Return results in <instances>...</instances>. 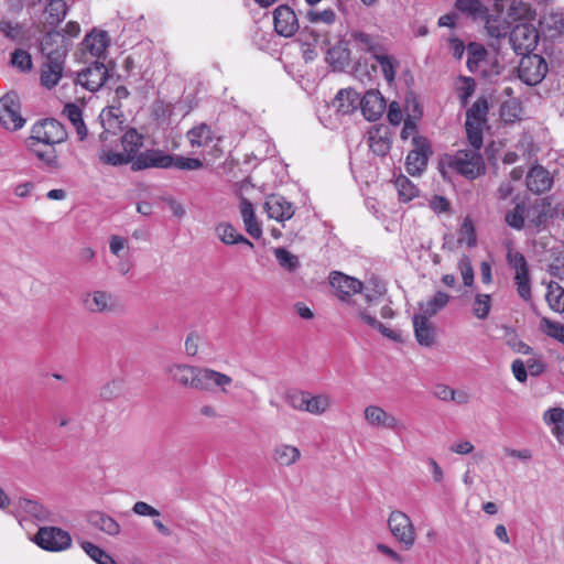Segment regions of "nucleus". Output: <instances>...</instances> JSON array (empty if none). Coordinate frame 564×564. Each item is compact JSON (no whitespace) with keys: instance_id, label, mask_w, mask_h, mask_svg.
<instances>
[{"instance_id":"nucleus-1","label":"nucleus","mask_w":564,"mask_h":564,"mask_svg":"<svg viewBox=\"0 0 564 564\" xmlns=\"http://www.w3.org/2000/svg\"><path fill=\"white\" fill-rule=\"evenodd\" d=\"M165 372L171 379L185 388L198 391H210L214 387L223 393L229 394V387L242 388L243 383L234 380L230 376L208 367H197L183 362H172L166 365Z\"/></svg>"},{"instance_id":"nucleus-2","label":"nucleus","mask_w":564,"mask_h":564,"mask_svg":"<svg viewBox=\"0 0 564 564\" xmlns=\"http://www.w3.org/2000/svg\"><path fill=\"white\" fill-rule=\"evenodd\" d=\"M532 17L531 8L522 0H496L495 12L487 17L485 28L490 37L498 40L510 33L511 21Z\"/></svg>"},{"instance_id":"nucleus-3","label":"nucleus","mask_w":564,"mask_h":564,"mask_svg":"<svg viewBox=\"0 0 564 564\" xmlns=\"http://www.w3.org/2000/svg\"><path fill=\"white\" fill-rule=\"evenodd\" d=\"M480 149L471 147V149L458 150L454 154H446L441 164L443 169L447 167L467 180H475L486 171ZM442 172L445 173L444 170Z\"/></svg>"},{"instance_id":"nucleus-4","label":"nucleus","mask_w":564,"mask_h":564,"mask_svg":"<svg viewBox=\"0 0 564 564\" xmlns=\"http://www.w3.org/2000/svg\"><path fill=\"white\" fill-rule=\"evenodd\" d=\"M67 135L65 127L58 120L46 118L33 124L28 144L56 145L66 141Z\"/></svg>"},{"instance_id":"nucleus-5","label":"nucleus","mask_w":564,"mask_h":564,"mask_svg":"<svg viewBox=\"0 0 564 564\" xmlns=\"http://www.w3.org/2000/svg\"><path fill=\"white\" fill-rule=\"evenodd\" d=\"M42 51L46 55V62L41 72V84L47 89L54 88L63 76L66 47L58 46L56 50L47 51V41L42 44Z\"/></svg>"},{"instance_id":"nucleus-6","label":"nucleus","mask_w":564,"mask_h":564,"mask_svg":"<svg viewBox=\"0 0 564 564\" xmlns=\"http://www.w3.org/2000/svg\"><path fill=\"white\" fill-rule=\"evenodd\" d=\"M488 102L485 98H478L466 112V133L471 147H482V128L486 122Z\"/></svg>"},{"instance_id":"nucleus-7","label":"nucleus","mask_w":564,"mask_h":564,"mask_svg":"<svg viewBox=\"0 0 564 564\" xmlns=\"http://www.w3.org/2000/svg\"><path fill=\"white\" fill-rule=\"evenodd\" d=\"M507 261L510 268L514 270L518 295L524 301H530L532 297L531 278L525 257L519 251H509L507 253Z\"/></svg>"},{"instance_id":"nucleus-8","label":"nucleus","mask_w":564,"mask_h":564,"mask_svg":"<svg viewBox=\"0 0 564 564\" xmlns=\"http://www.w3.org/2000/svg\"><path fill=\"white\" fill-rule=\"evenodd\" d=\"M34 542L48 552H62L70 547V534L56 527H42L34 536Z\"/></svg>"},{"instance_id":"nucleus-9","label":"nucleus","mask_w":564,"mask_h":564,"mask_svg":"<svg viewBox=\"0 0 564 564\" xmlns=\"http://www.w3.org/2000/svg\"><path fill=\"white\" fill-rule=\"evenodd\" d=\"M539 42V31L528 22L517 24L509 33V43L518 55H527Z\"/></svg>"},{"instance_id":"nucleus-10","label":"nucleus","mask_w":564,"mask_h":564,"mask_svg":"<svg viewBox=\"0 0 564 564\" xmlns=\"http://www.w3.org/2000/svg\"><path fill=\"white\" fill-rule=\"evenodd\" d=\"M547 74L545 59L538 54H527L520 59L518 76L521 82L529 86L540 84Z\"/></svg>"},{"instance_id":"nucleus-11","label":"nucleus","mask_w":564,"mask_h":564,"mask_svg":"<svg viewBox=\"0 0 564 564\" xmlns=\"http://www.w3.org/2000/svg\"><path fill=\"white\" fill-rule=\"evenodd\" d=\"M388 525L392 535L404 545L405 550H410L415 542V531L410 517L399 510L390 513Z\"/></svg>"},{"instance_id":"nucleus-12","label":"nucleus","mask_w":564,"mask_h":564,"mask_svg":"<svg viewBox=\"0 0 564 564\" xmlns=\"http://www.w3.org/2000/svg\"><path fill=\"white\" fill-rule=\"evenodd\" d=\"M364 419L373 429H387L395 434L405 430V425L395 415L376 404L365 408Z\"/></svg>"},{"instance_id":"nucleus-13","label":"nucleus","mask_w":564,"mask_h":564,"mask_svg":"<svg viewBox=\"0 0 564 564\" xmlns=\"http://www.w3.org/2000/svg\"><path fill=\"white\" fill-rule=\"evenodd\" d=\"M0 122L11 131L21 129L25 120L20 113V101L15 93H9L0 99Z\"/></svg>"},{"instance_id":"nucleus-14","label":"nucleus","mask_w":564,"mask_h":564,"mask_svg":"<svg viewBox=\"0 0 564 564\" xmlns=\"http://www.w3.org/2000/svg\"><path fill=\"white\" fill-rule=\"evenodd\" d=\"M412 145L413 149L405 160V167L410 175L416 176L426 169L431 149L427 140L423 137H414Z\"/></svg>"},{"instance_id":"nucleus-15","label":"nucleus","mask_w":564,"mask_h":564,"mask_svg":"<svg viewBox=\"0 0 564 564\" xmlns=\"http://www.w3.org/2000/svg\"><path fill=\"white\" fill-rule=\"evenodd\" d=\"M107 78V67L102 62L96 61L77 74L76 84L89 91H97L105 85Z\"/></svg>"},{"instance_id":"nucleus-16","label":"nucleus","mask_w":564,"mask_h":564,"mask_svg":"<svg viewBox=\"0 0 564 564\" xmlns=\"http://www.w3.org/2000/svg\"><path fill=\"white\" fill-rule=\"evenodd\" d=\"M349 44L360 53L369 54L373 57L386 46L384 37L379 34L367 33L362 30H351L349 32Z\"/></svg>"},{"instance_id":"nucleus-17","label":"nucleus","mask_w":564,"mask_h":564,"mask_svg":"<svg viewBox=\"0 0 564 564\" xmlns=\"http://www.w3.org/2000/svg\"><path fill=\"white\" fill-rule=\"evenodd\" d=\"M274 31L284 37L293 36L299 28V19L294 10L288 4H281L273 11Z\"/></svg>"},{"instance_id":"nucleus-18","label":"nucleus","mask_w":564,"mask_h":564,"mask_svg":"<svg viewBox=\"0 0 564 564\" xmlns=\"http://www.w3.org/2000/svg\"><path fill=\"white\" fill-rule=\"evenodd\" d=\"M82 304L87 312L93 314L112 312L116 307L112 294L104 290L85 292L82 295Z\"/></svg>"},{"instance_id":"nucleus-19","label":"nucleus","mask_w":564,"mask_h":564,"mask_svg":"<svg viewBox=\"0 0 564 564\" xmlns=\"http://www.w3.org/2000/svg\"><path fill=\"white\" fill-rule=\"evenodd\" d=\"M329 283L336 290L337 296L345 302H349L352 295H360L364 290L361 281L338 271L330 273Z\"/></svg>"},{"instance_id":"nucleus-20","label":"nucleus","mask_w":564,"mask_h":564,"mask_svg":"<svg viewBox=\"0 0 564 564\" xmlns=\"http://www.w3.org/2000/svg\"><path fill=\"white\" fill-rule=\"evenodd\" d=\"M171 154L159 149H149L139 153L133 160L131 169L141 171L145 169H170Z\"/></svg>"},{"instance_id":"nucleus-21","label":"nucleus","mask_w":564,"mask_h":564,"mask_svg":"<svg viewBox=\"0 0 564 564\" xmlns=\"http://www.w3.org/2000/svg\"><path fill=\"white\" fill-rule=\"evenodd\" d=\"M264 210L269 218L284 223L293 217L295 207L284 196L272 194L265 199Z\"/></svg>"},{"instance_id":"nucleus-22","label":"nucleus","mask_w":564,"mask_h":564,"mask_svg":"<svg viewBox=\"0 0 564 564\" xmlns=\"http://www.w3.org/2000/svg\"><path fill=\"white\" fill-rule=\"evenodd\" d=\"M525 184L530 192L540 195L551 189L553 177L546 169L538 164L527 173Z\"/></svg>"},{"instance_id":"nucleus-23","label":"nucleus","mask_w":564,"mask_h":564,"mask_svg":"<svg viewBox=\"0 0 564 564\" xmlns=\"http://www.w3.org/2000/svg\"><path fill=\"white\" fill-rule=\"evenodd\" d=\"M527 227L535 230L543 228L552 217L551 203L547 198H542L536 204L527 208Z\"/></svg>"},{"instance_id":"nucleus-24","label":"nucleus","mask_w":564,"mask_h":564,"mask_svg":"<svg viewBox=\"0 0 564 564\" xmlns=\"http://www.w3.org/2000/svg\"><path fill=\"white\" fill-rule=\"evenodd\" d=\"M429 319L416 314L412 317L415 339L420 346L427 348L432 347L436 339V329Z\"/></svg>"},{"instance_id":"nucleus-25","label":"nucleus","mask_w":564,"mask_h":564,"mask_svg":"<svg viewBox=\"0 0 564 564\" xmlns=\"http://www.w3.org/2000/svg\"><path fill=\"white\" fill-rule=\"evenodd\" d=\"M239 212L247 234L253 239H260L262 237L261 224L256 216L252 203L243 196L240 198Z\"/></svg>"},{"instance_id":"nucleus-26","label":"nucleus","mask_w":564,"mask_h":564,"mask_svg":"<svg viewBox=\"0 0 564 564\" xmlns=\"http://www.w3.org/2000/svg\"><path fill=\"white\" fill-rule=\"evenodd\" d=\"M359 105L360 95L351 88L340 89L333 100V107L340 116L355 112L359 108Z\"/></svg>"},{"instance_id":"nucleus-27","label":"nucleus","mask_w":564,"mask_h":564,"mask_svg":"<svg viewBox=\"0 0 564 564\" xmlns=\"http://www.w3.org/2000/svg\"><path fill=\"white\" fill-rule=\"evenodd\" d=\"M359 108L367 120L376 121L384 111V100L378 91H367L360 98Z\"/></svg>"},{"instance_id":"nucleus-28","label":"nucleus","mask_w":564,"mask_h":564,"mask_svg":"<svg viewBox=\"0 0 564 564\" xmlns=\"http://www.w3.org/2000/svg\"><path fill=\"white\" fill-rule=\"evenodd\" d=\"M99 120L104 128V132L100 133L99 138L105 142L109 133H115L117 129H120V126L123 123V113L120 107L110 106L101 110Z\"/></svg>"},{"instance_id":"nucleus-29","label":"nucleus","mask_w":564,"mask_h":564,"mask_svg":"<svg viewBox=\"0 0 564 564\" xmlns=\"http://www.w3.org/2000/svg\"><path fill=\"white\" fill-rule=\"evenodd\" d=\"M215 232L219 240L227 246L243 243L251 249L254 247V245L243 235L238 232L230 223L223 221L217 224L215 227Z\"/></svg>"},{"instance_id":"nucleus-30","label":"nucleus","mask_w":564,"mask_h":564,"mask_svg":"<svg viewBox=\"0 0 564 564\" xmlns=\"http://www.w3.org/2000/svg\"><path fill=\"white\" fill-rule=\"evenodd\" d=\"M372 58L380 67L383 78L387 80V83L389 85L394 83L397 69L400 67V61L395 56L389 54L386 46Z\"/></svg>"},{"instance_id":"nucleus-31","label":"nucleus","mask_w":564,"mask_h":564,"mask_svg":"<svg viewBox=\"0 0 564 564\" xmlns=\"http://www.w3.org/2000/svg\"><path fill=\"white\" fill-rule=\"evenodd\" d=\"M541 32L551 40L558 37L564 31V14L550 12L540 20Z\"/></svg>"},{"instance_id":"nucleus-32","label":"nucleus","mask_w":564,"mask_h":564,"mask_svg":"<svg viewBox=\"0 0 564 564\" xmlns=\"http://www.w3.org/2000/svg\"><path fill=\"white\" fill-rule=\"evenodd\" d=\"M451 296L443 292L437 291L432 297L426 301H422L419 303L420 313L416 315L425 316V318H431L436 315L440 311H442L449 303Z\"/></svg>"},{"instance_id":"nucleus-33","label":"nucleus","mask_w":564,"mask_h":564,"mask_svg":"<svg viewBox=\"0 0 564 564\" xmlns=\"http://www.w3.org/2000/svg\"><path fill=\"white\" fill-rule=\"evenodd\" d=\"M301 458V452L297 447L289 444H278L272 451L273 462L281 467L294 465Z\"/></svg>"},{"instance_id":"nucleus-34","label":"nucleus","mask_w":564,"mask_h":564,"mask_svg":"<svg viewBox=\"0 0 564 564\" xmlns=\"http://www.w3.org/2000/svg\"><path fill=\"white\" fill-rule=\"evenodd\" d=\"M326 61L334 69L341 70L349 65L350 50L346 42L340 41L327 51Z\"/></svg>"},{"instance_id":"nucleus-35","label":"nucleus","mask_w":564,"mask_h":564,"mask_svg":"<svg viewBox=\"0 0 564 564\" xmlns=\"http://www.w3.org/2000/svg\"><path fill=\"white\" fill-rule=\"evenodd\" d=\"M121 144L123 153L130 158L129 161L132 166L133 160L138 158L139 153H141L140 149L143 147V135L135 129L131 128L121 137Z\"/></svg>"},{"instance_id":"nucleus-36","label":"nucleus","mask_w":564,"mask_h":564,"mask_svg":"<svg viewBox=\"0 0 564 564\" xmlns=\"http://www.w3.org/2000/svg\"><path fill=\"white\" fill-rule=\"evenodd\" d=\"M543 421L546 425L552 426V434L557 442L564 444V409L550 408L544 412Z\"/></svg>"},{"instance_id":"nucleus-37","label":"nucleus","mask_w":564,"mask_h":564,"mask_svg":"<svg viewBox=\"0 0 564 564\" xmlns=\"http://www.w3.org/2000/svg\"><path fill=\"white\" fill-rule=\"evenodd\" d=\"M88 522L108 535H118L120 524L110 516L100 511H91L87 517Z\"/></svg>"},{"instance_id":"nucleus-38","label":"nucleus","mask_w":564,"mask_h":564,"mask_svg":"<svg viewBox=\"0 0 564 564\" xmlns=\"http://www.w3.org/2000/svg\"><path fill=\"white\" fill-rule=\"evenodd\" d=\"M368 142L370 150L379 156L387 155L391 149V139L387 128L371 130Z\"/></svg>"},{"instance_id":"nucleus-39","label":"nucleus","mask_w":564,"mask_h":564,"mask_svg":"<svg viewBox=\"0 0 564 564\" xmlns=\"http://www.w3.org/2000/svg\"><path fill=\"white\" fill-rule=\"evenodd\" d=\"M84 43L94 57L100 58L107 51L109 36L105 31L91 32L85 37Z\"/></svg>"},{"instance_id":"nucleus-40","label":"nucleus","mask_w":564,"mask_h":564,"mask_svg":"<svg viewBox=\"0 0 564 564\" xmlns=\"http://www.w3.org/2000/svg\"><path fill=\"white\" fill-rule=\"evenodd\" d=\"M186 137L193 148H204L214 140V132L206 123H200L187 131Z\"/></svg>"},{"instance_id":"nucleus-41","label":"nucleus","mask_w":564,"mask_h":564,"mask_svg":"<svg viewBox=\"0 0 564 564\" xmlns=\"http://www.w3.org/2000/svg\"><path fill=\"white\" fill-rule=\"evenodd\" d=\"M467 67L470 72H485L482 64L486 62L488 52L484 45L479 43H469L467 46Z\"/></svg>"},{"instance_id":"nucleus-42","label":"nucleus","mask_w":564,"mask_h":564,"mask_svg":"<svg viewBox=\"0 0 564 564\" xmlns=\"http://www.w3.org/2000/svg\"><path fill=\"white\" fill-rule=\"evenodd\" d=\"M364 293H360V297L369 304H377L381 297L386 294L387 288L386 284L378 280L377 278L370 279L366 285H364Z\"/></svg>"},{"instance_id":"nucleus-43","label":"nucleus","mask_w":564,"mask_h":564,"mask_svg":"<svg viewBox=\"0 0 564 564\" xmlns=\"http://www.w3.org/2000/svg\"><path fill=\"white\" fill-rule=\"evenodd\" d=\"M358 316L361 318L362 322L368 324L370 327L378 329L384 337L393 340V341H402V335L401 333L393 330L382 323H380L375 316L368 314L366 311L361 310L360 307L357 308Z\"/></svg>"},{"instance_id":"nucleus-44","label":"nucleus","mask_w":564,"mask_h":564,"mask_svg":"<svg viewBox=\"0 0 564 564\" xmlns=\"http://www.w3.org/2000/svg\"><path fill=\"white\" fill-rule=\"evenodd\" d=\"M42 145L43 144H28L32 153L46 166L51 169L58 167V159L55 145H44V149Z\"/></svg>"},{"instance_id":"nucleus-45","label":"nucleus","mask_w":564,"mask_h":564,"mask_svg":"<svg viewBox=\"0 0 564 564\" xmlns=\"http://www.w3.org/2000/svg\"><path fill=\"white\" fill-rule=\"evenodd\" d=\"M98 159L101 163L110 166H122L129 163L131 164L129 161L130 158L127 154L123 152H117L106 144L99 149Z\"/></svg>"},{"instance_id":"nucleus-46","label":"nucleus","mask_w":564,"mask_h":564,"mask_svg":"<svg viewBox=\"0 0 564 564\" xmlns=\"http://www.w3.org/2000/svg\"><path fill=\"white\" fill-rule=\"evenodd\" d=\"M330 405L332 398L328 394L312 395L308 393L305 412L314 415H321L325 413Z\"/></svg>"},{"instance_id":"nucleus-47","label":"nucleus","mask_w":564,"mask_h":564,"mask_svg":"<svg viewBox=\"0 0 564 564\" xmlns=\"http://www.w3.org/2000/svg\"><path fill=\"white\" fill-rule=\"evenodd\" d=\"M545 297L554 312H564V289L558 283H549Z\"/></svg>"},{"instance_id":"nucleus-48","label":"nucleus","mask_w":564,"mask_h":564,"mask_svg":"<svg viewBox=\"0 0 564 564\" xmlns=\"http://www.w3.org/2000/svg\"><path fill=\"white\" fill-rule=\"evenodd\" d=\"M82 549L85 551V553L96 563L98 564H118L115 558L109 555L106 551L97 546L96 544L83 541L80 543Z\"/></svg>"},{"instance_id":"nucleus-49","label":"nucleus","mask_w":564,"mask_h":564,"mask_svg":"<svg viewBox=\"0 0 564 564\" xmlns=\"http://www.w3.org/2000/svg\"><path fill=\"white\" fill-rule=\"evenodd\" d=\"M400 199L409 202L417 196V187L404 175H400L394 182Z\"/></svg>"},{"instance_id":"nucleus-50","label":"nucleus","mask_w":564,"mask_h":564,"mask_svg":"<svg viewBox=\"0 0 564 564\" xmlns=\"http://www.w3.org/2000/svg\"><path fill=\"white\" fill-rule=\"evenodd\" d=\"M48 23L56 25L62 22L67 14V6L64 0H50L46 6Z\"/></svg>"},{"instance_id":"nucleus-51","label":"nucleus","mask_w":564,"mask_h":564,"mask_svg":"<svg viewBox=\"0 0 564 564\" xmlns=\"http://www.w3.org/2000/svg\"><path fill=\"white\" fill-rule=\"evenodd\" d=\"M306 19L313 23V24H325V25H332L336 22L337 20V14L336 12L328 8V9H325V10H314V9H311L307 11L306 13Z\"/></svg>"},{"instance_id":"nucleus-52","label":"nucleus","mask_w":564,"mask_h":564,"mask_svg":"<svg viewBox=\"0 0 564 564\" xmlns=\"http://www.w3.org/2000/svg\"><path fill=\"white\" fill-rule=\"evenodd\" d=\"M455 8L474 18L481 17L487 11L480 0H456Z\"/></svg>"},{"instance_id":"nucleus-53","label":"nucleus","mask_w":564,"mask_h":564,"mask_svg":"<svg viewBox=\"0 0 564 564\" xmlns=\"http://www.w3.org/2000/svg\"><path fill=\"white\" fill-rule=\"evenodd\" d=\"M274 256L279 264L290 272L300 268L299 258L284 248L274 249Z\"/></svg>"},{"instance_id":"nucleus-54","label":"nucleus","mask_w":564,"mask_h":564,"mask_svg":"<svg viewBox=\"0 0 564 564\" xmlns=\"http://www.w3.org/2000/svg\"><path fill=\"white\" fill-rule=\"evenodd\" d=\"M491 308V296L478 293L473 302V314L479 319H486Z\"/></svg>"},{"instance_id":"nucleus-55","label":"nucleus","mask_w":564,"mask_h":564,"mask_svg":"<svg viewBox=\"0 0 564 564\" xmlns=\"http://www.w3.org/2000/svg\"><path fill=\"white\" fill-rule=\"evenodd\" d=\"M170 167H175L181 171H196L203 167V162L196 158L171 154Z\"/></svg>"},{"instance_id":"nucleus-56","label":"nucleus","mask_w":564,"mask_h":564,"mask_svg":"<svg viewBox=\"0 0 564 564\" xmlns=\"http://www.w3.org/2000/svg\"><path fill=\"white\" fill-rule=\"evenodd\" d=\"M525 213L527 208L518 204L511 212L507 213L506 223L510 227L520 230L524 227V223L527 221Z\"/></svg>"},{"instance_id":"nucleus-57","label":"nucleus","mask_w":564,"mask_h":564,"mask_svg":"<svg viewBox=\"0 0 564 564\" xmlns=\"http://www.w3.org/2000/svg\"><path fill=\"white\" fill-rule=\"evenodd\" d=\"M541 326L543 332L564 345V325L558 322H553L546 317L542 318Z\"/></svg>"},{"instance_id":"nucleus-58","label":"nucleus","mask_w":564,"mask_h":564,"mask_svg":"<svg viewBox=\"0 0 564 564\" xmlns=\"http://www.w3.org/2000/svg\"><path fill=\"white\" fill-rule=\"evenodd\" d=\"M19 507L37 520L45 519V517L47 514V512L45 511L43 506H41L37 501H34L31 499H26V498L20 499Z\"/></svg>"},{"instance_id":"nucleus-59","label":"nucleus","mask_w":564,"mask_h":564,"mask_svg":"<svg viewBox=\"0 0 564 564\" xmlns=\"http://www.w3.org/2000/svg\"><path fill=\"white\" fill-rule=\"evenodd\" d=\"M11 63L22 72H28L32 68L31 55L21 48L15 50L11 54Z\"/></svg>"},{"instance_id":"nucleus-60","label":"nucleus","mask_w":564,"mask_h":564,"mask_svg":"<svg viewBox=\"0 0 564 564\" xmlns=\"http://www.w3.org/2000/svg\"><path fill=\"white\" fill-rule=\"evenodd\" d=\"M202 341L203 337L197 332L188 333L184 343L185 354L188 357L197 356Z\"/></svg>"},{"instance_id":"nucleus-61","label":"nucleus","mask_w":564,"mask_h":564,"mask_svg":"<svg viewBox=\"0 0 564 564\" xmlns=\"http://www.w3.org/2000/svg\"><path fill=\"white\" fill-rule=\"evenodd\" d=\"M462 85L458 88V97L463 106H466L475 93L476 83L471 77H460Z\"/></svg>"},{"instance_id":"nucleus-62","label":"nucleus","mask_w":564,"mask_h":564,"mask_svg":"<svg viewBox=\"0 0 564 564\" xmlns=\"http://www.w3.org/2000/svg\"><path fill=\"white\" fill-rule=\"evenodd\" d=\"M458 269L460 271L464 284L466 286H471L474 283V269L471 261L467 256H462L458 261Z\"/></svg>"},{"instance_id":"nucleus-63","label":"nucleus","mask_w":564,"mask_h":564,"mask_svg":"<svg viewBox=\"0 0 564 564\" xmlns=\"http://www.w3.org/2000/svg\"><path fill=\"white\" fill-rule=\"evenodd\" d=\"M458 241L465 242L470 248L476 246L475 229L471 221L468 218H466L462 225L460 237Z\"/></svg>"},{"instance_id":"nucleus-64","label":"nucleus","mask_w":564,"mask_h":564,"mask_svg":"<svg viewBox=\"0 0 564 564\" xmlns=\"http://www.w3.org/2000/svg\"><path fill=\"white\" fill-rule=\"evenodd\" d=\"M550 273L558 279H564V252H560L550 264Z\"/></svg>"}]
</instances>
